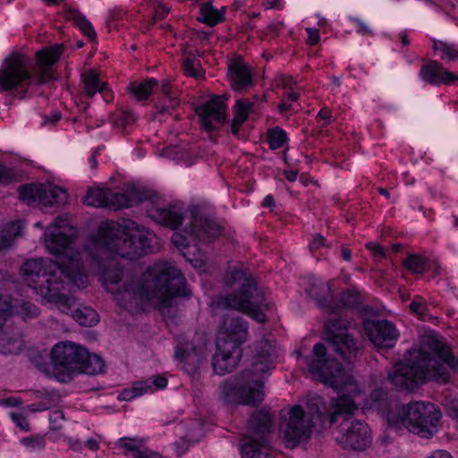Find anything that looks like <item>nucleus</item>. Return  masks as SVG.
Wrapping results in <instances>:
<instances>
[{
    "label": "nucleus",
    "instance_id": "obj_35",
    "mask_svg": "<svg viewBox=\"0 0 458 458\" xmlns=\"http://www.w3.org/2000/svg\"><path fill=\"white\" fill-rule=\"evenodd\" d=\"M23 339L19 332H0V352L4 354H17L21 350Z\"/></svg>",
    "mask_w": 458,
    "mask_h": 458
},
{
    "label": "nucleus",
    "instance_id": "obj_3",
    "mask_svg": "<svg viewBox=\"0 0 458 458\" xmlns=\"http://www.w3.org/2000/svg\"><path fill=\"white\" fill-rule=\"evenodd\" d=\"M62 45H55L37 53V64L33 70L32 78L27 67L24 56L12 55L5 59L0 69V89L10 91L19 87H28L32 80L38 84H43L55 79L54 64L62 55Z\"/></svg>",
    "mask_w": 458,
    "mask_h": 458
},
{
    "label": "nucleus",
    "instance_id": "obj_61",
    "mask_svg": "<svg viewBox=\"0 0 458 458\" xmlns=\"http://www.w3.org/2000/svg\"><path fill=\"white\" fill-rule=\"evenodd\" d=\"M64 420V415L61 410H55L49 414V423L52 429L57 430L61 428Z\"/></svg>",
    "mask_w": 458,
    "mask_h": 458
},
{
    "label": "nucleus",
    "instance_id": "obj_60",
    "mask_svg": "<svg viewBox=\"0 0 458 458\" xmlns=\"http://www.w3.org/2000/svg\"><path fill=\"white\" fill-rule=\"evenodd\" d=\"M323 247H329V244L327 243L326 238L320 233H315L312 237V241L310 243V252L313 255H316V252Z\"/></svg>",
    "mask_w": 458,
    "mask_h": 458
},
{
    "label": "nucleus",
    "instance_id": "obj_62",
    "mask_svg": "<svg viewBox=\"0 0 458 458\" xmlns=\"http://www.w3.org/2000/svg\"><path fill=\"white\" fill-rule=\"evenodd\" d=\"M13 420L16 423V425L24 431L30 430V424L27 420V418L21 413L13 412L11 414Z\"/></svg>",
    "mask_w": 458,
    "mask_h": 458
},
{
    "label": "nucleus",
    "instance_id": "obj_38",
    "mask_svg": "<svg viewBox=\"0 0 458 458\" xmlns=\"http://www.w3.org/2000/svg\"><path fill=\"white\" fill-rule=\"evenodd\" d=\"M84 93L88 98H92L98 91L104 93L106 90V84L100 83L99 75L94 70L86 71L81 74Z\"/></svg>",
    "mask_w": 458,
    "mask_h": 458
},
{
    "label": "nucleus",
    "instance_id": "obj_7",
    "mask_svg": "<svg viewBox=\"0 0 458 458\" xmlns=\"http://www.w3.org/2000/svg\"><path fill=\"white\" fill-rule=\"evenodd\" d=\"M183 233L174 232L171 241L182 253L190 249H196L191 241L208 242L216 239L222 233L220 225L209 216L197 208L190 210L189 224L183 229Z\"/></svg>",
    "mask_w": 458,
    "mask_h": 458
},
{
    "label": "nucleus",
    "instance_id": "obj_47",
    "mask_svg": "<svg viewBox=\"0 0 458 458\" xmlns=\"http://www.w3.org/2000/svg\"><path fill=\"white\" fill-rule=\"evenodd\" d=\"M287 140V133L278 126L269 129L267 132V141L271 149L283 148Z\"/></svg>",
    "mask_w": 458,
    "mask_h": 458
},
{
    "label": "nucleus",
    "instance_id": "obj_42",
    "mask_svg": "<svg viewBox=\"0 0 458 458\" xmlns=\"http://www.w3.org/2000/svg\"><path fill=\"white\" fill-rule=\"evenodd\" d=\"M200 16L199 19L200 21L213 27L224 21L225 11L224 9L217 10L210 2H207L200 6Z\"/></svg>",
    "mask_w": 458,
    "mask_h": 458
},
{
    "label": "nucleus",
    "instance_id": "obj_14",
    "mask_svg": "<svg viewBox=\"0 0 458 458\" xmlns=\"http://www.w3.org/2000/svg\"><path fill=\"white\" fill-rule=\"evenodd\" d=\"M311 421L306 420V412L300 405L293 406L288 418L280 422V431L287 443V446L293 448L310 438Z\"/></svg>",
    "mask_w": 458,
    "mask_h": 458
},
{
    "label": "nucleus",
    "instance_id": "obj_46",
    "mask_svg": "<svg viewBox=\"0 0 458 458\" xmlns=\"http://www.w3.org/2000/svg\"><path fill=\"white\" fill-rule=\"evenodd\" d=\"M16 313L23 319H31L39 316L40 309L34 303L26 301H16L13 303Z\"/></svg>",
    "mask_w": 458,
    "mask_h": 458
},
{
    "label": "nucleus",
    "instance_id": "obj_28",
    "mask_svg": "<svg viewBox=\"0 0 458 458\" xmlns=\"http://www.w3.org/2000/svg\"><path fill=\"white\" fill-rule=\"evenodd\" d=\"M241 446V454L242 458H267L269 456V445L267 438L264 437V443L261 445L259 437H253L250 435L244 436Z\"/></svg>",
    "mask_w": 458,
    "mask_h": 458
},
{
    "label": "nucleus",
    "instance_id": "obj_55",
    "mask_svg": "<svg viewBox=\"0 0 458 458\" xmlns=\"http://www.w3.org/2000/svg\"><path fill=\"white\" fill-rule=\"evenodd\" d=\"M135 121L134 114L130 111H120L114 117V123L116 126L126 127Z\"/></svg>",
    "mask_w": 458,
    "mask_h": 458
},
{
    "label": "nucleus",
    "instance_id": "obj_52",
    "mask_svg": "<svg viewBox=\"0 0 458 458\" xmlns=\"http://www.w3.org/2000/svg\"><path fill=\"white\" fill-rule=\"evenodd\" d=\"M182 256L194 267L195 268H204L207 263V257L204 253L199 251V248L190 249L182 252Z\"/></svg>",
    "mask_w": 458,
    "mask_h": 458
},
{
    "label": "nucleus",
    "instance_id": "obj_25",
    "mask_svg": "<svg viewBox=\"0 0 458 458\" xmlns=\"http://www.w3.org/2000/svg\"><path fill=\"white\" fill-rule=\"evenodd\" d=\"M174 356L182 364V369L190 375L198 371L204 360L203 352L190 344L178 345Z\"/></svg>",
    "mask_w": 458,
    "mask_h": 458
},
{
    "label": "nucleus",
    "instance_id": "obj_29",
    "mask_svg": "<svg viewBox=\"0 0 458 458\" xmlns=\"http://www.w3.org/2000/svg\"><path fill=\"white\" fill-rule=\"evenodd\" d=\"M107 196V208L114 210L131 208L145 199V197L137 191L114 192L108 190Z\"/></svg>",
    "mask_w": 458,
    "mask_h": 458
},
{
    "label": "nucleus",
    "instance_id": "obj_12",
    "mask_svg": "<svg viewBox=\"0 0 458 458\" xmlns=\"http://www.w3.org/2000/svg\"><path fill=\"white\" fill-rule=\"evenodd\" d=\"M324 344H316L313 347V359L309 362V369L314 377L333 389L342 390L350 381L349 374L341 363L329 360Z\"/></svg>",
    "mask_w": 458,
    "mask_h": 458
},
{
    "label": "nucleus",
    "instance_id": "obj_22",
    "mask_svg": "<svg viewBox=\"0 0 458 458\" xmlns=\"http://www.w3.org/2000/svg\"><path fill=\"white\" fill-rule=\"evenodd\" d=\"M420 77L426 82L437 85L443 83L449 85L458 81V76L446 70L440 63L435 60L428 61L420 70Z\"/></svg>",
    "mask_w": 458,
    "mask_h": 458
},
{
    "label": "nucleus",
    "instance_id": "obj_26",
    "mask_svg": "<svg viewBox=\"0 0 458 458\" xmlns=\"http://www.w3.org/2000/svg\"><path fill=\"white\" fill-rule=\"evenodd\" d=\"M273 425L272 415L265 410H258L252 412L248 421V433L253 437H259L261 444L264 443V437L267 438L271 432Z\"/></svg>",
    "mask_w": 458,
    "mask_h": 458
},
{
    "label": "nucleus",
    "instance_id": "obj_39",
    "mask_svg": "<svg viewBox=\"0 0 458 458\" xmlns=\"http://www.w3.org/2000/svg\"><path fill=\"white\" fill-rule=\"evenodd\" d=\"M252 103L249 100L239 99L234 106V116L231 123V131L233 135H237L240 127L247 120L251 111Z\"/></svg>",
    "mask_w": 458,
    "mask_h": 458
},
{
    "label": "nucleus",
    "instance_id": "obj_1",
    "mask_svg": "<svg viewBox=\"0 0 458 458\" xmlns=\"http://www.w3.org/2000/svg\"><path fill=\"white\" fill-rule=\"evenodd\" d=\"M458 371V360L451 350L433 335H426L419 349L409 351V357L397 362L388 373L387 379L400 391H413L427 380L445 384L449 370Z\"/></svg>",
    "mask_w": 458,
    "mask_h": 458
},
{
    "label": "nucleus",
    "instance_id": "obj_33",
    "mask_svg": "<svg viewBox=\"0 0 458 458\" xmlns=\"http://www.w3.org/2000/svg\"><path fill=\"white\" fill-rule=\"evenodd\" d=\"M67 201V193L56 185H39L38 203L48 207L55 204L63 205Z\"/></svg>",
    "mask_w": 458,
    "mask_h": 458
},
{
    "label": "nucleus",
    "instance_id": "obj_32",
    "mask_svg": "<svg viewBox=\"0 0 458 458\" xmlns=\"http://www.w3.org/2000/svg\"><path fill=\"white\" fill-rule=\"evenodd\" d=\"M55 266L60 273L65 276L71 283H84L83 278L86 276L82 263L77 256H72L67 259L66 262H56Z\"/></svg>",
    "mask_w": 458,
    "mask_h": 458
},
{
    "label": "nucleus",
    "instance_id": "obj_37",
    "mask_svg": "<svg viewBox=\"0 0 458 458\" xmlns=\"http://www.w3.org/2000/svg\"><path fill=\"white\" fill-rule=\"evenodd\" d=\"M403 267L411 274L421 276L430 267V262L428 258L417 254L411 253L403 260Z\"/></svg>",
    "mask_w": 458,
    "mask_h": 458
},
{
    "label": "nucleus",
    "instance_id": "obj_63",
    "mask_svg": "<svg viewBox=\"0 0 458 458\" xmlns=\"http://www.w3.org/2000/svg\"><path fill=\"white\" fill-rule=\"evenodd\" d=\"M306 32L308 34L307 44L314 46L320 40L319 31L314 28H307Z\"/></svg>",
    "mask_w": 458,
    "mask_h": 458
},
{
    "label": "nucleus",
    "instance_id": "obj_31",
    "mask_svg": "<svg viewBox=\"0 0 458 458\" xmlns=\"http://www.w3.org/2000/svg\"><path fill=\"white\" fill-rule=\"evenodd\" d=\"M357 409V405L348 395L343 394L337 398H333L327 411L330 424L332 425L336 422L337 419L341 416L353 414Z\"/></svg>",
    "mask_w": 458,
    "mask_h": 458
},
{
    "label": "nucleus",
    "instance_id": "obj_16",
    "mask_svg": "<svg viewBox=\"0 0 458 458\" xmlns=\"http://www.w3.org/2000/svg\"><path fill=\"white\" fill-rule=\"evenodd\" d=\"M119 229L123 230L127 233L134 232V238L138 248L142 250V256L153 253L158 249V237L153 232L144 227H140L134 221L129 218H121L115 222H108L102 231L112 233V232Z\"/></svg>",
    "mask_w": 458,
    "mask_h": 458
},
{
    "label": "nucleus",
    "instance_id": "obj_19",
    "mask_svg": "<svg viewBox=\"0 0 458 458\" xmlns=\"http://www.w3.org/2000/svg\"><path fill=\"white\" fill-rule=\"evenodd\" d=\"M225 99L223 96H213L196 108V114L206 131L216 130L225 121Z\"/></svg>",
    "mask_w": 458,
    "mask_h": 458
},
{
    "label": "nucleus",
    "instance_id": "obj_24",
    "mask_svg": "<svg viewBox=\"0 0 458 458\" xmlns=\"http://www.w3.org/2000/svg\"><path fill=\"white\" fill-rule=\"evenodd\" d=\"M43 303H49L64 313H68L77 304V298L61 291V288H38Z\"/></svg>",
    "mask_w": 458,
    "mask_h": 458
},
{
    "label": "nucleus",
    "instance_id": "obj_54",
    "mask_svg": "<svg viewBox=\"0 0 458 458\" xmlns=\"http://www.w3.org/2000/svg\"><path fill=\"white\" fill-rule=\"evenodd\" d=\"M388 392L382 387H377L370 393L369 398L373 404L386 407L388 401Z\"/></svg>",
    "mask_w": 458,
    "mask_h": 458
},
{
    "label": "nucleus",
    "instance_id": "obj_36",
    "mask_svg": "<svg viewBox=\"0 0 458 458\" xmlns=\"http://www.w3.org/2000/svg\"><path fill=\"white\" fill-rule=\"evenodd\" d=\"M47 265L42 259L27 260L21 267V275L26 282L36 283L37 278L47 274Z\"/></svg>",
    "mask_w": 458,
    "mask_h": 458
},
{
    "label": "nucleus",
    "instance_id": "obj_9",
    "mask_svg": "<svg viewBox=\"0 0 458 458\" xmlns=\"http://www.w3.org/2000/svg\"><path fill=\"white\" fill-rule=\"evenodd\" d=\"M350 326L344 317H331L325 323L324 339L333 352L348 363H352L362 355L361 342L347 332Z\"/></svg>",
    "mask_w": 458,
    "mask_h": 458
},
{
    "label": "nucleus",
    "instance_id": "obj_57",
    "mask_svg": "<svg viewBox=\"0 0 458 458\" xmlns=\"http://www.w3.org/2000/svg\"><path fill=\"white\" fill-rule=\"evenodd\" d=\"M366 248L371 252L372 257L376 262H380L386 257L384 249L377 242H368L366 244Z\"/></svg>",
    "mask_w": 458,
    "mask_h": 458
},
{
    "label": "nucleus",
    "instance_id": "obj_13",
    "mask_svg": "<svg viewBox=\"0 0 458 458\" xmlns=\"http://www.w3.org/2000/svg\"><path fill=\"white\" fill-rule=\"evenodd\" d=\"M307 294L315 299L318 305L333 317H343L341 307L353 308L361 302V297L355 288H346L339 300L335 298L332 288H307Z\"/></svg>",
    "mask_w": 458,
    "mask_h": 458
},
{
    "label": "nucleus",
    "instance_id": "obj_53",
    "mask_svg": "<svg viewBox=\"0 0 458 458\" xmlns=\"http://www.w3.org/2000/svg\"><path fill=\"white\" fill-rule=\"evenodd\" d=\"M182 70L185 75L195 79H199L203 76L199 60L187 57L182 63Z\"/></svg>",
    "mask_w": 458,
    "mask_h": 458
},
{
    "label": "nucleus",
    "instance_id": "obj_64",
    "mask_svg": "<svg viewBox=\"0 0 458 458\" xmlns=\"http://www.w3.org/2000/svg\"><path fill=\"white\" fill-rule=\"evenodd\" d=\"M411 312L421 314L420 309L424 308V302L422 299L417 296L409 305Z\"/></svg>",
    "mask_w": 458,
    "mask_h": 458
},
{
    "label": "nucleus",
    "instance_id": "obj_59",
    "mask_svg": "<svg viewBox=\"0 0 458 458\" xmlns=\"http://www.w3.org/2000/svg\"><path fill=\"white\" fill-rule=\"evenodd\" d=\"M21 443L30 448L41 449L45 446L46 441L44 437L37 435L22 438Z\"/></svg>",
    "mask_w": 458,
    "mask_h": 458
},
{
    "label": "nucleus",
    "instance_id": "obj_44",
    "mask_svg": "<svg viewBox=\"0 0 458 458\" xmlns=\"http://www.w3.org/2000/svg\"><path fill=\"white\" fill-rule=\"evenodd\" d=\"M108 190L89 189L84 198V203L94 208H107Z\"/></svg>",
    "mask_w": 458,
    "mask_h": 458
},
{
    "label": "nucleus",
    "instance_id": "obj_21",
    "mask_svg": "<svg viewBox=\"0 0 458 458\" xmlns=\"http://www.w3.org/2000/svg\"><path fill=\"white\" fill-rule=\"evenodd\" d=\"M227 78L235 91L247 89L253 84V74L240 55H235L228 61Z\"/></svg>",
    "mask_w": 458,
    "mask_h": 458
},
{
    "label": "nucleus",
    "instance_id": "obj_50",
    "mask_svg": "<svg viewBox=\"0 0 458 458\" xmlns=\"http://www.w3.org/2000/svg\"><path fill=\"white\" fill-rule=\"evenodd\" d=\"M13 299L5 294H0V328L13 314Z\"/></svg>",
    "mask_w": 458,
    "mask_h": 458
},
{
    "label": "nucleus",
    "instance_id": "obj_15",
    "mask_svg": "<svg viewBox=\"0 0 458 458\" xmlns=\"http://www.w3.org/2000/svg\"><path fill=\"white\" fill-rule=\"evenodd\" d=\"M77 236V231L68 219L58 216L45 232V244L47 250L55 255L67 256L70 245Z\"/></svg>",
    "mask_w": 458,
    "mask_h": 458
},
{
    "label": "nucleus",
    "instance_id": "obj_4",
    "mask_svg": "<svg viewBox=\"0 0 458 458\" xmlns=\"http://www.w3.org/2000/svg\"><path fill=\"white\" fill-rule=\"evenodd\" d=\"M273 348L267 340H262L256 347L252 369H245L241 374L242 383L225 384L223 386V400L226 403L259 405L264 398L262 374L271 370Z\"/></svg>",
    "mask_w": 458,
    "mask_h": 458
},
{
    "label": "nucleus",
    "instance_id": "obj_11",
    "mask_svg": "<svg viewBox=\"0 0 458 458\" xmlns=\"http://www.w3.org/2000/svg\"><path fill=\"white\" fill-rule=\"evenodd\" d=\"M109 221L102 223L92 242L94 248L101 252V255L125 258L130 260L137 259L142 257L141 249L138 248L134 238V232L125 233L123 230H115L114 232H103V227Z\"/></svg>",
    "mask_w": 458,
    "mask_h": 458
},
{
    "label": "nucleus",
    "instance_id": "obj_40",
    "mask_svg": "<svg viewBox=\"0 0 458 458\" xmlns=\"http://www.w3.org/2000/svg\"><path fill=\"white\" fill-rule=\"evenodd\" d=\"M65 18L74 22L85 37L90 41H95L97 34L91 23L81 14L79 11L74 9H68L65 12Z\"/></svg>",
    "mask_w": 458,
    "mask_h": 458
},
{
    "label": "nucleus",
    "instance_id": "obj_6",
    "mask_svg": "<svg viewBox=\"0 0 458 458\" xmlns=\"http://www.w3.org/2000/svg\"><path fill=\"white\" fill-rule=\"evenodd\" d=\"M209 305L215 310H238L261 324L267 321L264 310L275 309L274 303L267 301L259 288H238L230 294L214 296Z\"/></svg>",
    "mask_w": 458,
    "mask_h": 458
},
{
    "label": "nucleus",
    "instance_id": "obj_58",
    "mask_svg": "<svg viewBox=\"0 0 458 458\" xmlns=\"http://www.w3.org/2000/svg\"><path fill=\"white\" fill-rule=\"evenodd\" d=\"M151 8L154 10L153 21L151 24H154L157 20H163L170 12L169 7H166L160 2L157 1L152 3Z\"/></svg>",
    "mask_w": 458,
    "mask_h": 458
},
{
    "label": "nucleus",
    "instance_id": "obj_56",
    "mask_svg": "<svg viewBox=\"0 0 458 458\" xmlns=\"http://www.w3.org/2000/svg\"><path fill=\"white\" fill-rule=\"evenodd\" d=\"M161 292L171 297V304L175 297H191L192 293L191 288H164Z\"/></svg>",
    "mask_w": 458,
    "mask_h": 458
},
{
    "label": "nucleus",
    "instance_id": "obj_41",
    "mask_svg": "<svg viewBox=\"0 0 458 458\" xmlns=\"http://www.w3.org/2000/svg\"><path fill=\"white\" fill-rule=\"evenodd\" d=\"M20 221H13L0 227V251L12 246L14 240L21 235Z\"/></svg>",
    "mask_w": 458,
    "mask_h": 458
},
{
    "label": "nucleus",
    "instance_id": "obj_45",
    "mask_svg": "<svg viewBox=\"0 0 458 458\" xmlns=\"http://www.w3.org/2000/svg\"><path fill=\"white\" fill-rule=\"evenodd\" d=\"M155 79H146L141 82H131L129 86L131 92L139 99H146L152 92L154 86L157 85Z\"/></svg>",
    "mask_w": 458,
    "mask_h": 458
},
{
    "label": "nucleus",
    "instance_id": "obj_27",
    "mask_svg": "<svg viewBox=\"0 0 458 458\" xmlns=\"http://www.w3.org/2000/svg\"><path fill=\"white\" fill-rule=\"evenodd\" d=\"M148 216L157 223L171 229H176L182 223L183 214L180 208L169 206L167 208L152 207L148 209Z\"/></svg>",
    "mask_w": 458,
    "mask_h": 458
},
{
    "label": "nucleus",
    "instance_id": "obj_18",
    "mask_svg": "<svg viewBox=\"0 0 458 458\" xmlns=\"http://www.w3.org/2000/svg\"><path fill=\"white\" fill-rule=\"evenodd\" d=\"M344 432L336 437V441L344 448L354 451H364L372 441L371 430L369 425L360 420H354L346 428L342 424Z\"/></svg>",
    "mask_w": 458,
    "mask_h": 458
},
{
    "label": "nucleus",
    "instance_id": "obj_20",
    "mask_svg": "<svg viewBox=\"0 0 458 458\" xmlns=\"http://www.w3.org/2000/svg\"><path fill=\"white\" fill-rule=\"evenodd\" d=\"M364 329L369 340L381 348H391L398 337V331L388 320H367Z\"/></svg>",
    "mask_w": 458,
    "mask_h": 458
},
{
    "label": "nucleus",
    "instance_id": "obj_17",
    "mask_svg": "<svg viewBox=\"0 0 458 458\" xmlns=\"http://www.w3.org/2000/svg\"><path fill=\"white\" fill-rule=\"evenodd\" d=\"M248 322L240 317L225 318L220 325L216 347L242 349L248 338Z\"/></svg>",
    "mask_w": 458,
    "mask_h": 458
},
{
    "label": "nucleus",
    "instance_id": "obj_5",
    "mask_svg": "<svg viewBox=\"0 0 458 458\" xmlns=\"http://www.w3.org/2000/svg\"><path fill=\"white\" fill-rule=\"evenodd\" d=\"M51 362L56 377L61 381L72 379L75 373L95 375L102 373L105 362L97 354L72 342H59L50 353Z\"/></svg>",
    "mask_w": 458,
    "mask_h": 458
},
{
    "label": "nucleus",
    "instance_id": "obj_23",
    "mask_svg": "<svg viewBox=\"0 0 458 458\" xmlns=\"http://www.w3.org/2000/svg\"><path fill=\"white\" fill-rule=\"evenodd\" d=\"M242 356V349H222L216 347V351L213 355L212 366L214 371L219 375H225L232 372L237 366Z\"/></svg>",
    "mask_w": 458,
    "mask_h": 458
},
{
    "label": "nucleus",
    "instance_id": "obj_34",
    "mask_svg": "<svg viewBox=\"0 0 458 458\" xmlns=\"http://www.w3.org/2000/svg\"><path fill=\"white\" fill-rule=\"evenodd\" d=\"M225 282L228 286H256L258 282L250 273L243 269L242 266L230 267L225 274Z\"/></svg>",
    "mask_w": 458,
    "mask_h": 458
},
{
    "label": "nucleus",
    "instance_id": "obj_48",
    "mask_svg": "<svg viewBox=\"0 0 458 458\" xmlns=\"http://www.w3.org/2000/svg\"><path fill=\"white\" fill-rule=\"evenodd\" d=\"M433 48L440 53L441 59L454 61L458 59V49L454 46L444 41H434Z\"/></svg>",
    "mask_w": 458,
    "mask_h": 458
},
{
    "label": "nucleus",
    "instance_id": "obj_49",
    "mask_svg": "<svg viewBox=\"0 0 458 458\" xmlns=\"http://www.w3.org/2000/svg\"><path fill=\"white\" fill-rule=\"evenodd\" d=\"M20 199L28 205L38 202L39 186L35 184L21 185L19 189Z\"/></svg>",
    "mask_w": 458,
    "mask_h": 458
},
{
    "label": "nucleus",
    "instance_id": "obj_30",
    "mask_svg": "<svg viewBox=\"0 0 458 458\" xmlns=\"http://www.w3.org/2000/svg\"><path fill=\"white\" fill-rule=\"evenodd\" d=\"M167 385V379L164 376L157 375L152 378L144 381L136 382L131 389H124L120 394L122 400L129 401L133 397L140 396L152 389V386L157 388H164Z\"/></svg>",
    "mask_w": 458,
    "mask_h": 458
},
{
    "label": "nucleus",
    "instance_id": "obj_2",
    "mask_svg": "<svg viewBox=\"0 0 458 458\" xmlns=\"http://www.w3.org/2000/svg\"><path fill=\"white\" fill-rule=\"evenodd\" d=\"M99 279L104 284L123 286H185L186 280L180 269L169 262H157L147 267L137 282L131 270L123 268L115 257L101 255Z\"/></svg>",
    "mask_w": 458,
    "mask_h": 458
},
{
    "label": "nucleus",
    "instance_id": "obj_10",
    "mask_svg": "<svg viewBox=\"0 0 458 458\" xmlns=\"http://www.w3.org/2000/svg\"><path fill=\"white\" fill-rule=\"evenodd\" d=\"M441 418V411L430 403L404 404L400 411L401 423L410 432L426 438L438 431Z\"/></svg>",
    "mask_w": 458,
    "mask_h": 458
},
{
    "label": "nucleus",
    "instance_id": "obj_43",
    "mask_svg": "<svg viewBox=\"0 0 458 458\" xmlns=\"http://www.w3.org/2000/svg\"><path fill=\"white\" fill-rule=\"evenodd\" d=\"M72 318L83 327H93L99 321L98 314L92 308L87 306L77 308L72 312Z\"/></svg>",
    "mask_w": 458,
    "mask_h": 458
},
{
    "label": "nucleus",
    "instance_id": "obj_51",
    "mask_svg": "<svg viewBox=\"0 0 458 458\" xmlns=\"http://www.w3.org/2000/svg\"><path fill=\"white\" fill-rule=\"evenodd\" d=\"M325 408V403L323 398L320 396H315L309 400L308 408L310 416L306 418L307 420L311 421L312 427L315 426L314 420H321L323 416V412L321 411V408Z\"/></svg>",
    "mask_w": 458,
    "mask_h": 458
},
{
    "label": "nucleus",
    "instance_id": "obj_8",
    "mask_svg": "<svg viewBox=\"0 0 458 458\" xmlns=\"http://www.w3.org/2000/svg\"><path fill=\"white\" fill-rule=\"evenodd\" d=\"M164 288H107L115 302L125 309L163 311L171 307V297L161 292Z\"/></svg>",
    "mask_w": 458,
    "mask_h": 458
}]
</instances>
